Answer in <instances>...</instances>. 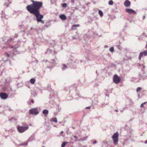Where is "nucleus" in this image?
I'll list each match as a JSON object with an SVG mask.
<instances>
[{"label":"nucleus","instance_id":"43","mask_svg":"<svg viewBox=\"0 0 147 147\" xmlns=\"http://www.w3.org/2000/svg\"><path fill=\"white\" fill-rule=\"evenodd\" d=\"M9 111H11V109H9Z\"/></svg>","mask_w":147,"mask_h":147},{"label":"nucleus","instance_id":"33","mask_svg":"<svg viewBox=\"0 0 147 147\" xmlns=\"http://www.w3.org/2000/svg\"><path fill=\"white\" fill-rule=\"evenodd\" d=\"M96 141H93V144H96Z\"/></svg>","mask_w":147,"mask_h":147},{"label":"nucleus","instance_id":"42","mask_svg":"<svg viewBox=\"0 0 147 147\" xmlns=\"http://www.w3.org/2000/svg\"><path fill=\"white\" fill-rule=\"evenodd\" d=\"M9 61V63H10V64H11V62L10 61Z\"/></svg>","mask_w":147,"mask_h":147},{"label":"nucleus","instance_id":"25","mask_svg":"<svg viewBox=\"0 0 147 147\" xmlns=\"http://www.w3.org/2000/svg\"><path fill=\"white\" fill-rule=\"evenodd\" d=\"M63 69H65L66 68H67V66L65 64H63Z\"/></svg>","mask_w":147,"mask_h":147},{"label":"nucleus","instance_id":"31","mask_svg":"<svg viewBox=\"0 0 147 147\" xmlns=\"http://www.w3.org/2000/svg\"><path fill=\"white\" fill-rule=\"evenodd\" d=\"M90 108V107H87L86 108V109H89Z\"/></svg>","mask_w":147,"mask_h":147},{"label":"nucleus","instance_id":"17","mask_svg":"<svg viewBox=\"0 0 147 147\" xmlns=\"http://www.w3.org/2000/svg\"><path fill=\"white\" fill-rule=\"evenodd\" d=\"M80 26V25L79 24H74L72 26V29H75V27H79Z\"/></svg>","mask_w":147,"mask_h":147},{"label":"nucleus","instance_id":"40","mask_svg":"<svg viewBox=\"0 0 147 147\" xmlns=\"http://www.w3.org/2000/svg\"><path fill=\"white\" fill-rule=\"evenodd\" d=\"M33 29V28L32 27L30 29V30H32Z\"/></svg>","mask_w":147,"mask_h":147},{"label":"nucleus","instance_id":"34","mask_svg":"<svg viewBox=\"0 0 147 147\" xmlns=\"http://www.w3.org/2000/svg\"><path fill=\"white\" fill-rule=\"evenodd\" d=\"M18 36V35L17 34H15V37H17Z\"/></svg>","mask_w":147,"mask_h":147},{"label":"nucleus","instance_id":"41","mask_svg":"<svg viewBox=\"0 0 147 147\" xmlns=\"http://www.w3.org/2000/svg\"><path fill=\"white\" fill-rule=\"evenodd\" d=\"M56 121V123H57V120L56 119V121Z\"/></svg>","mask_w":147,"mask_h":147},{"label":"nucleus","instance_id":"19","mask_svg":"<svg viewBox=\"0 0 147 147\" xmlns=\"http://www.w3.org/2000/svg\"><path fill=\"white\" fill-rule=\"evenodd\" d=\"M98 13L100 16H103V13L102 11L101 10H99V11Z\"/></svg>","mask_w":147,"mask_h":147},{"label":"nucleus","instance_id":"6","mask_svg":"<svg viewBox=\"0 0 147 147\" xmlns=\"http://www.w3.org/2000/svg\"><path fill=\"white\" fill-rule=\"evenodd\" d=\"M113 81L115 84H118L120 81V79L119 77L117 75H114L113 78Z\"/></svg>","mask_w":147,"mask_h":147},{"label":"nucleus","instance_id":"21","mask_svg":"<svg viewBox=\"0 0 147 147\" xmlns=\"http://www.w3.org/2000/svg\"><path fill=\"white\" fill-rule=\"evenodd\" d=\"M51 121H53L55 122V117L51 118L50 119Z\"/></svg>","mask_w":147,"mask_h":147},{"label":"nucleus","instance_id":"24","mask_svg":"<svg viewBox=\"0 0 147 147\" xmlns=\"http://www.w3.org/2000/svg\"><path fill=\"white\" fill-rule=\"evenodd\" d=\"M114 47H112L110 48V49H109V50L111 52H112L114 51Z\"/></svg>","mask_w":147,"mask_h":147},{"label":"nucleus","instance_id":"9","mask_svg":"<svg viewBox=\"0 0 147 147\" xmlns=\"http://www.w3.org/2000/svg\"><path fill=\"white\" fill-rule=\"evenodd\" d=\"M143 55L145 56L147 55V50H145L140 53L139 56V59L140 60H141Z\"/></svg>","mask_w":147,"mask_h":147},{"label":"nucleus","instance_id":"36","mask_svg":"<svg viewBox=\"0 0 147 147\" xmlns=\"http://www.w3.org/2000/svg\"><path fill=\"white\" fill-rule=\"evenodd\" d=\"M63 133V131H62L61 132V134H62Z\"/></svg>","mask_w":147,"mask_h":147},{"label":"nucleus","instance_id":"39","mask_svg":"<svg viewBox=\"0 0 147 147\" xmlns=\"http://www.w3.org/2000/svg\"><path fill=\"white\" fill-rule=\"evenodd\" d=\"M36 96V94H35V95H33V96Z\"/></svg>","mask_w":147,"mask_h":147},{"label":"nucleus","instance_id":"29","mask_svg":"<svg viewBox=\"0 0 147 147\" xmlns=\"http://www.w3.org/2000/svg\"><path fill=\"white\" fill-rule=\"evenodd\" d=\"M54 0H51V2L52 4L54 3Z\"/></svg>","mask_w":147,"mask_h":147},{"label":"nucleus","instance_id":"8","mask_svg":"<svg viewBox=\"0 0 147 147\" xmlns=\"http://www.w3.org/2000/svg\"><path fill=\"white\" fill-rule=\"evenodd\" d=\"M8 95L5 92H1L0 93V97L2 99H6L8 97Z\"/></svg>","mask_w":147,"mask_h":147},{"label":"nucleus","instance_id":"26","mask_svg":"<svg viewBox=\"0 0 147 147\" xmlns=\"http://www.w3.org/2000/svg\"><path fill=\"white\" fill-rule=\"evenodd\" d=\"M142 89V88L141 87H138L136 90V91L137 92H138L140 90H141Z\"/></svg>","mask_w":147,"mask_h":147},{"label":"nucleus","instance_id":"11","mask_svg":"<svg viewBox=\"0 0 147 147\" xmlns=\"http://www.w3.org/2000/svg\"><path fill=\"white\" fill-rule=\"evenodd\" d=\"M125 11L129 14H135L136 13V12L134 10L131 9L127 8L125 9Z\"/></svg>","mask_w":147,"mask_h":147},{"label":"nucleus","instance_id":"5","mask_svg":"<svg viewBox=\"0 0 147 147\" xmlns=\"http://www.w3.org/2000/svg\"><path fill=\"white\" fill-rule=\"evenodd\" d=\"M29 113L31 115H37L39 112L36 108H32L29 110Z\"/></svg>","mask_w":147,"mask_h":147},{"label":"nucleus","instance_id":"23","mask_svg":"<svg viewBox=\"0 0 147 147\" xmlns=\"http://www.w3.org/2000/svg\"><path fill=\"white\" fill-rule=\"evenodd\" d=\"M62 6L63 7H66L67 6V4L66 3H63L62 4Z\"/></svg>","mask_w":147,"mask_h":147},{"label":"nucleus","instance_id":"16","mask_svg":"<svg viewBox=\"0 0 147 147\" xmlns=\"http://www.w3.org/2000/svg\"><path fill=\"white\" fill-rule=\"evenodd\" d=\"M35 80L34 78H31L30 80V82L32 84H34L35 83Z\"/></svg>","mask_w":147,"mask_h":147},{"label":"nucleus","instance_id":"1","mask_svg":"<svg viewBox=\"0 0 147 147\" xmlns=\"http://www.w3.org/2000/svg\"><path fill=\"white\" fill-rule=\"evenodd\" d=\"M33 3L28 5L26 7L27 10L31 14H33L36 17V20L38 22H40L44 24V21L42 20L44 16L40 14L39 9L42 5V3L41 1H35L32 0Z\"/></svg>","mask_w":147,"mask_h":147},{"label":"nucleus","instance_id":"28","mask_svg":"<svg viewBox=\"0 0 147 147\" xmlns=\"http://www.w3.org/2000/svg\"><path fill=\"white\" fill-rule=\"evenodd\" d=\"M52 51L51 49H48L47 51V53H51L52 52Z\"/></svg>","mask_w":147,"mask_h":147},{"label":"nucleus","instance_id":"27","mask_svg":"<svg viewBox=\"0 0 147 147\" xmlns=\"http://www.w3.org/2000/svg\"><path fill=\"white\" fill-rule=\"evenodd\" d=\"M147 102H145L142 104L141 105V106H140V107H144V104H146L147 103Z\"/></svg>","mask_w":147,"mask_h":147},{"label":"nucleus","instance_id":"3","mask_svg":"<svg viewBox=\"0 0 147 147\" xmlns=\"http://www.w3.org/2000/svg\"><path fill=\"white\" fill-rule=\"evenodd\" d=\"M28 128L29 127L28 126L26 127L19 126L17 127V129L19 133H22L27 130Z\"/></svg>","mask_w":147,"mask_h":147},{"label":"nucleus","instance_id":"45","mask_svg":"<svg viewBox=\"0 0 147 147\" xmlns=\"http://www.w3.org/2000/svg\"><path fill=\"white\" fill-rule=\"evenodd\" d=\"M146 46L147 47V45L146 46Z\"/></svg>","mask_w":147,"mask_h":147},{"label":"nucleus","instance_id":"22","mask_svg":"<svg viewBox=\"0 0 147 147\" xmlns=\"http://www.w3.org/2000/svg\"><path fill=\"white\" fill-rule=\"evenodd\" d=\"M109 4L110 5H112L113 4V1L112 0H110L109 1Z\"/></svg>","mask_w":147,"mask_h":147},{"label":"nucleus","instance_id":"37","mask_svg":"<svg viewBox=\"0 0 147 147\" xmlns=\"http://www.w3.org/2000/svg\"><path fill=\"white\" fill-rule=\"evenodd\" d=\"M11 89V91H16V90H13L12 89Z\"/></svg>","mask_w":147,"mask_h":147},{"label":"nucleus","instance_id":"4","mask_svg":"<svg viewBox=\"0 0 147 147\" xmlns=\"http://www.w3.org/2000/svg\"><path fill=\"white\" fill-rule=\"evenodd\" d=\"M118 134L117 132L114 134L112 137V138L113 140V143L115 144H116L118 141Z\"/></svg>","mask_w":147,"mask_h":147},{"label":"nucleus","instance_id":"2","mask_svg":"<svg viewBox=\"0 0 147 147\" xmlns=\"http://www.w3.org/2000/svg\"><path fill=\"white\" fill-rule=\"evenodd\" d=\"M13 40L12 38H9L8 37H4L3 38V42L5 41V45H9V46L8 47H5L3 46L2 47V49L8 48L10 45H9V42L10 41H11Z\"/></svg>","mask_w":147,"mask_h":147},{"label":"nucleus","instance_id":"32","mask_svg":"<svg viewBox=\"0 0 147 147\" xmlns=\"http://www.w3.org/2000/svg\"><path fill=\"white\" fill-rule=\"evenodd\" d=\"M74 137L76 139H77V137L76 136H74Z\"/></svg>","mask_w":147,"mask_h":147},{"label":"nucleus","instance_id":"44","mask_svg":"<svg viewBox=\"0 0 147 147\" xmlns=\"http://www.w3.org/2000/svg\"><path fill=\"white\" fill-rule=\"evenodd\" d=\"M42 147H45L44 146H43Z\"/></svg>","mask_w":147,"mask_h":147},{"label":"nucleus","instance_id":"7","mask_svg":"<svg viewBox=\"0 0 147 147\" xmlns=\"http://www.w3.org/2000/svg\"><path fill=\"white\" fill-rule=\"evenodd\" d=\"M10 57V56L9 54L7 53H5L4 56V57L2 59V61L4 62L8 61Z\"/></svg>","mask_w":147,"mask_h":147},{"label":"nucleus","instance_id":"15","mask_svg":"<svg viewBox=\"0 0 147 147\" xmlns=\"http://www.w3.org/2000/svg\"><path fill=\"white\" fill-rule=\"evenodd\" d=\"M28 144V141H26L24 142L23 143L20 144L19 145V146H26Z\"/></svg>","mask_w":147,"mask_h":147},{"label":"nucleus","instance_id":"14","mask_svg":"<svg viewBox=\"0 0 147 147\" xmlns=\"http://www.w3.org/2000/svg\"><path fill=\"white\" fill-rule=\"evenodd\" d=\"M42 113L45 116H47L49 113L47 109H44L42 111Z\"/></svg>","mask_w":147,"mask_h":147},{"label":"nucleus","instance_id":"20","mask_svg":"<svg viewBox=\"0 0 147 147\" xmlns=\"http://www.w3.org/2000/svg\"><path fill=\"white\" fill-rule=\"evenodd\" d=\"M9 3H5L4 4V5L6 7H8L9 6Z\"/></svg>","mask_w":147,"mask_h":147},{"label":"nucleus","instance_id":"38","mask_svg":"<svg viewBox=\"0 0 147 147\" xmlns=\"http://www.w3.org/2000/svg\"><path fill=\"white\" fill-rule=\"evenodd\" d=\"M28 102V103L30 104V100H29Z\"/></svg>","mask_w":147,"mask_h":147},{"label":"nucleus","instance_id":"13","mask_svg":"<svg viewBox=\"0 0 147 147\" xmlns=\"http://www.w3.org/2000/svg\"><path fill=\"white\" fill-rule=\"evenodd\" d=\"M59 18L63 20H65L67 19L66 16L64 14H62L59 16Z\"/></svg>","mask_w":147,"mask_h":147},{"label":"nucleus","instance_id":"18","mask_svg":"<svg viewBox=\"0 0 147 147\" xmlns=\"http://www.w3.org/2000/svg\"><path fill=\"white\" fill-rule=\"evenodd\" d=\"M68 143L67 142H63L61 144V147H64L66 144Z\"/></svg>","mask_w":147,"mask_h":147},{"label":"nucleus","instance_id":"35","mask_svg":"<svg viewBox=\"0 0 147 147\" xmlns=\"http://www.w3.org/2000/svg\"><path fill=\"white\" fill-rule=\"evenodd\" d=\"M145 144H147V140L145 141Z\"/></svg>","mask_w":147,"mask_h":147},{"label":"nucleus","instance_id":"30","mask_svg":"<svg viewBox=\"0 0 147 147\" xmlns=\"http://www.w3.org/2000/svg\"><path fill=\"white\" fill-rule=\"evenodd\" d=\"M30 101L31 102H32V103H34V100L32 99Z\"/></svg>","mask_w":147,"mask_h":147},{"label":"nucleus","instance_id":"12","mask_svg":"<svg viewBox=\"0 0 147 147\" xmlns=\"http://www.w3.org/2000/svg\"><path fill=\"white\" fill-rule=\"evenodd\" d=\"M124 5L126 7H128L131 5V2L128 0H126L124 2Z\"/></svg>","mask_w":147,"mask_h":147},{"label":"nucleus","instance_id":"10","mask_svg":"<svg viewBox=\"0 0 147 147\" xmlns=\"http://www.w3.org/2000/svg\"><path fill=\"white\" fill-rule=\"evenodd\" d=\"M18 47V46H17V45H16L15 46H11V48H13V52L12 53L13 55H16L17 53H16V52H17V50L16 49Z\"/></svg>","mask_w":147,"mask_h":147}]
</instances>
